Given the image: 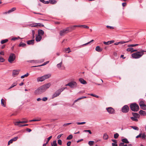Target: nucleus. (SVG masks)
Listing matches in <instances>:
<instances>
[{"label": "nucleus", "mask_w": 146, "mask_h": 146, "mask_svg": "<svg viewBox=\"0 0 146 146\" xmlns=\"http://www.w3.org/2000/svg\"><path fill=\"white\" fill-rule=\"evenodd\" d=\"M51 86L50 83L45 84L38 88L34 92V93L36 95L41 94L44 92Z\"/></svg>", "instance_id": "nucleus-1"}, {"label": "nucleus", "mask_w": 146, "mask_h": 146, "mask_svg": "<svg viewBox=\"0 0 146 146\" xmlns=\"http://www.w3.org/2000/svg\"><path fill=\"white\" fill-rule=\"evenodd\" d=\"M144 52H146V51L141 50L137 51L132 54V57L135 59L139 58H141L144 54Z\"/></svg>", "instance_id": "nucleus-2"}, {"label": "nucleus", "mask_w": 146, "mask_h": 146, "mask_svg": "<svg viewBox=\"0 0 146 146\" xmlns=\"http://www.w3.org/2000/svg\"><path fill=\"white\" fill-rule=\"evenodd\" d=\"M130 107L131 110L134 111H137L139 110V106L135 103L131 104L130 105Z\"/></svg>", "instance_id": "nucleus-3"}, {"label": "nucleus", "mask_w": 146, "mask_h": 146, "mask_svg": "<svg viewBox=\"0 0 146 146\" xmlns=\"http://www.w3.org/2000/svg\"><path fill=\"white\" fill-rule=\"evenodd\" d=\"M16 58L15 55L13 53H11L10 54V63H13Z\"/></svg>", "instance_id": "nucleus-4"}, {"label": "nucleus", "mask_w": 146, "mask_h": 146, "mask_svg": "<svg viewBox=\"0 0 146 146\" xmlns=\"http://www.w3.org/2000/svg\"><path fill=\"white\" fill-rule=\"evenodd\" d=\"M62 92V90H60V89L56 91L53 94L52 97V98L53 99L54 98L58 96Z\"/></svg>", "instance_id": "nucleus-5"}, {"label": "nucleus", "mask_w": 146, "mask_h": 146, "mask_svg": "<svg viewBox=\"0 0 146 146\" xmlns=\"http://www.w3.org/2000/svg\"><path fill=\"white\" fill-rule=\"evenodd\" d=\"M106 110L110 114H114L115 112V110L112 107H110L108 108H107Z\"/></svg>", "instance_id": "nucleus-6"}, {"label": "nucleus", "mask_w": 146, "mask_h": 146, "mask_svg": "<svg viewBox=\"0 0 146 146\" xmlns=\"http://www.w3.org/2000/svg\"><path fill=\"white\" fill-rule=\"evenodd\" d=\"M129 108L127 105H126L124 106L122 108V111L124 113H126L128 112Z\"/></svg>", "instance_id": "nucleus-7"}, {"label": "nucleus", "mask_w": 146, "mask_h": 146, "mask_svg": "<svg viewBox=\"0 0 146 146\" xmlns=\"http://www.w3.org/2000/svg\"><path fill=\"white\" fill-rule=\"evenodd\" d=\"M69 86L72 88H76L77 86V84L76 82L74 81H72L69 82Z\"/></svg>", "instance_id": "nucleus-8"}, {"label": "nucleus", "mask_w": 146, "mask_h": 146, "mask_svg": "<svg viewBox=\"0 0 146 146\" xmlns=\"http://www.w3.org/2000/svg\"><path fill=\"white\" fill-rule=\"evenodd\" d=\"M30 26L32 27H38V26L44 27L43 25H42L40 23H34L31 24L30 25Z\"/></svg>", "instance_id": "nucleus-9"}, {"label": "nucleus", "mask_w": 146, "mask_h": 146, "mask_svg": "<svg viewBox=\"0 0 146 146\" xmlns=\"http://www.w3.org/2000/svg\"><path fill=\"white\" fill-rule=\"evenodd\" d=\"M67 31L69 32V30L68 29L67 27L61 30L60 32V36H62L63 35L64 33H66Z\"/></svg>", "instance_id": "nucleus-10"}, {"label": "nucleus", "mask_w": 146, "mask_h": 146, "mask_svg": "<svg viewBox=\"0 0 146 146\" xmlns=\"http://www.w3.org/2000/svg\"><path fill=\"white\" fill-rule=\"evenodd\" d=\"M79 27V25H74L67 27L68 29L69 30V32H71L72 31L74 30L75 29V27Z\"/></svg>", "instance_id": "nucleus-11"}, {"label": "nucleus", "mask_w": 146, "mask_h": 146, "mask_svg": "<svg viewBox=\"0 0 146 146\" xmlns=\"http://www.w3.org/2000/svg\"><path fill=\"white\" fill-rule=\"evenodd\" d=\"M1 105L2 107H5L6 106V101L3 98L1 99Z\"/></svg>", "instance_id": "nucleus-12"}, {"label": "nucleus", "mask_w": 146, "mask_h": 146, "mask_svg": "<svg viewBox=\"0 0 146 146\" xmlns=\"http://www.w3.org/2000/svg\"><path fill=\"white\" fill-rule=\"evenodd\" d=\"M20 71L19 70H14L13 71V76H15V75H18Z\"/></svg>", "instance_id": "nucleus-13"}, {"label": "nucleus", "mask_w": 146, "mask_h": 146, "mask_svg": "<svg viewBox=\"0 0 146 146\" xmlns=\"http://www.w3.org/2000/svg\"><path fill=\"white\" fill-rule=\"evenodd\" d=\"M28 122V121L27 120L23 121H17L15 123V125H19V123H27Z\"/></svg>", "instance_id": "nucleus-14"}, {"label": "nucleus", "mask_w": 146, "mask_h": 146, "mask_svg": "<svg viewBox=\"0 0 146 146\" xmlns=\"http://www.w3.org/2000/svg\"><path fill=\"white\" fill-rule=\"evenodd\" d=\"M42 37L40 35H38L36 37V40L37 42L40 41L42 39Z\"/></svg>", "instance_id": "nucleus-15"}, {"label": "nucleus", "mask_w": 146, "mask_h": 146, "mask_svg": "<svg viewBox=\"0 0 146 146\" xmlns=\"http://www.w3.org/2000/svg\"><path fill=\"white\" fill-rule=\"evenodd\" d=\"M44 80V79L43 78V76L38 77L37 78V81L38 82H42Z\"/></svg>", "instance_id": "nucleus-16"}, {"label": "nucleus", "mask_w": 146, "mask_h": 146, "mask_svg": "<svg viewBox=\"0 0 146 146\" xmlns=\"http://www.w3.org/2000/svg\"><path fill=\"white\" fill-rule=\"evenodd\" d=\"M79 80L82 84H87L86 81L84 80L83 78H80L79 79Z\"/></svg>", "instance_id": "nucleus-17"}, {"label": "nucleus", "mask_w": 146, "mask_h": 146, "mask_svg": "<svg viewBox=\"0 0 146 146\" xmlns=\"http://www.w3.org/2000/svg\"><path fill=\"white\" fill-rule=\"evenodd\" d=\"M34 40H28L27 41V43L29 45L33 44H34Z\"/></svg>", "instance_id": "nucleus-18"}, {"label": "nucleus", "mask_w": 146, "mask_h": 146, "mask_svg": "<svg viewBox=\"0 0 146 146\" xmlns=\"http://www.w3.org/2000/svg\"><path fill=\"white\" fill-rule=\"evenodd\" d=\"M43 78L44 79V80L46 79H48L51 76V74H47L45 75L42 76Z\"/></svg>", "instance_id": "nucleus-19"}, {"label": "nucleus", "mask_w": 146, "mask_h": 146, "mask_svg": "<svg viewBox=\"0 0 146 146\" xmlns=\"http://www.w3.org/2000/svg\"><path fill=\"white\" fill-rule=\"evenodd\" d=\"M139 114L143 116H145L146 115V112L142 110H141L139 111Z\"/></svg>", "instance_id": "nucleus-20"}, {"label": "nucleus", "mask_w": 146, "mask_h": 146, "mask_svg": "<svg viewBox=\"0 0 146 146\" xmlns=\"http://www.w3.org/2000/svg\"><path fill=\"white\" fill-rule=\"evenodd\" d=\"M18 137H14L12 139L10 140V143H11L13 141H16L18 139Z\"/></svg>", "instance_id": "nucleus-21"}, {"label": "nucleus", "mask_w": 146, "mask_h": 146, "mask_svg": "<svg viewBox=\"0 0 146 146\" xmlns=\"http://www.w3.org/2000/svg\"><path fill=\"white\" fill-rule=\"evenodd\" d=\"M132 114L135 117L137 118H139L140 117V115L138 113H132Z\"/></svg>", "instance_id": "nucleus-22"}, {"label": "nucleus", "mask_w": 146, "mask_h": 146, "mask_svg": "<svg viewBox=\"0 0 146 146\" xmlns=\"http://www.w3.org/2000/svg\"><path fill=\"white\" fill-rule=\"evenodd\" d=\"M96 50L98 52H101L102 51V48H101L100 46H97L96 47Z\"/></svg>", "instance_id": "nucleus-23"}, {"label": "nucleus", "mask_w": 146, "mask_h": 146, "mask_svg": "<svg viewBox=\"0 0 146 146\" xmlns=\"http://www.w3.org/2000/svg\"><path fill=\"white\" fill-rule=\"evenodd\" d=\"M94 41V40H92L90 41L87 43H86L85 44H83V45L78 47L79 48H80L82 46H85V45H86L87 44H90V43L91 42H93Z\"/></svg>", "instance_id": "nucleus-24"}, {"label": "nucleus", "mask_w": 146, "mask_h": 146, "mask_svg": "<svg viewBox=\"0 0 146 146\" xmlns=\"http://www.w3.org/2000/svg\"><path fill=\"white\" fill-rule=\"evenodd\" d=\"M38 35H43L44 34V32L42 30H38Z\"/></svg>", "instance_id": "nucleus-25"}, {"label": "nucleus", "mask_w": 146, "mask_h": 146, "mask_svg": "<svg viewBox=\"0 0 146 146\" xmlns=\"http://www.w3.org/2000/svg\"><path fill=\"white\" fill-rule=\"evenodd\" d=\"M121 141L122 143H128L129 142L128 140L126 138L123 139H121Z\"/></svg>", "instance_id": "nucleus-26"}, {"label": "nucleus", "mask_w": 146, "mask_h": 146, "mask_svg": "<svg viewBox=\"0 0 146 146\" xmlns=\"http://www.w3.org/2000/svg\"><path fill=\"white\" fill-rule=\"evenodd\" d=\"M41 120V119L40 118L36 119H34L33 120H30L29 121V122H32V121H40Z\"/></svg>", "instance_id": "nucleus-27"}, {"label": "nucleus", "mask_w": 146, "mask_h": 146, "mask_svg": "<svg viewBox=\"0 0 146 146\" xmlns=\"http://www.w3.org/2000/svg\"><path fill=\"white\" fill-rule=\"evenodd\" d=\"M26 44L25 43L21 42L19 44V46L20 47H25L26 46Z\"/></svg>", "instance_id": "nucleus-28"}, {"label": "nucleus", "mask_w": 146, "mask_h": 146, "mask_svg": "<svg viewBox=\"0 0 146 146\" xmlns=\"http://www.w3.org/2000/svg\"><path fill=\"white\" fill-rule=\"evenodd\" d=\"M139 45L138 44H129L127 45L128 47H130L136 46Z\"/></svg>", "instance_id": "nucleus-29"}, {"label": "nucleus", "mask_w": 146, "mask_h": 146, "mask_svg": "<svg viewBox=\"0 0 146 146\" xmlns=\"http://www.w3.org/2000/svg\"><path fill=\"white\" fill-rule=\"evenodd\" d=\"M50 3L52 4H54L56 3V1L55 0H50Z\"/></svg>", "instance_id": "nucleus-30"}, {"label": "nucleus", "mask_w": 146, "mask_h": 146, "mask_svg": "<svg viewBox=\"0 0 146 146\" xmlns=\"http://www.w3.org/2000/svg\"><path fill=\"white\" fill-rule=\"evenodd\" d=\"M103 138L104 139H107L108 138V135L106 133H105L104 134Z\"/></svg>", "instance_id": "nucleus-31"}, {"label": "nucleus", "mask_w": 146, "mask_h": 146, "mask_svg": "<svg viewBox=\"0 0 146 146\" xmlns=\"http://www.w3.org/2000/svg\"><path fill=\"white\" fill-rule=\"evenodd\" d=\"M140 107L141 109L143 110H146V105L145 104L141 106Z\"/></svg>", "instance_id": "nucleus-32"}, {"label": "nucleus", "mask_w": 146, "mask_h": 146, "mask_svg": "<svg viewBox=\"0 0 146 146\" xmlns=\"http://www.w3.org/2000/svg\"><path fill=\"white\" fill-rule=\"evenodd\" d=\"M94 141H90L88 143L89 145L90 146L93 145L94 144Z\"/></svg>", "instance_id": "nucleus-33"}, {"label": "nucleus", "mask_w": 146, "mask_h": 146, "mask_svg": "<svg viewBox=\"0 0 146 146\" xmlns=\"http://www.w3.org/2000/svg\"><path fill=\"white\" fill-rule=\"evenodd\" d=\"M137 118H136V117H131V120L132 121H138V120Z\"/></svg>", "instance_id": "nucleus-34"}, {"label": "nucleus", "mask_w": 146, "mask_h": 146, "mask_svg": "<svg viewBox=\"0 0 146 146\" xmlns=\"http://www.w3.org/2000/svg\"><path fill=\"white\" fill-rule=\"evenodd\" d=\"M86 98V96H82L81 97L79 98L77 100H75L74 102H76L77 101H78V100H80L82 99H83V98Z\"/></svg>", "instance_id": "nucleus-35"}, {"label": "nucleus", "mask_w": 146, "mask_h": 146, "mask_svg": "<svg viewBox=\"0 0 146 146\" xmlns=\"http://www.w3.org/2000/svg\"><path fill=\"white\" fill-rule=\"evenodd\" d=\"M17 84V82H14L13 84L10 87V88H11L14 87L15 86H16Z\"/></svg>", "instance_id": "nucleus-36"}, {"label": "nucleus", "mask_w": 146, "mask_h": 146, "mask_svg": "<svg viewBox=\"0 0 146 146\" xmlns=\"http://www.w3.org/2000/svg\"><path fill=\"white\" fill-rule=\"evenodd\" d=\"M29 75V74L28 73H27V74H25L23 76H21V78H24L25 77H27Z\"/></svg>", "instance_id": "nucleus-37"}, {"label": "nucleus", "mask_w": 146, "mask_h": 146, "mask_svg": "<svg viewBox=\"0 0 146 146\" xmlns=\"http://www.w3.org/2000/svg\"><path fill=\"white\" fill-rule=\"evenodd\" d=\"M51 145L52 146H57V144L56 140L53 141L52 143L51 144Z\"/></svg>", "instance_id": "nucleus-38"}, {"label": "nucleus", "mask_w": 146, "mask_h": 146, "mask_svg": "<svg viewBox=\"0 0 146 146\" xmlns=\"http://www.w3.org/2000/svg\"><path fill=\"white\" fill-rule=\"evenodd\" d=\"M73 137V135H70L66 138L67 140H70Z\"/></svg>", "instance_id": "nucleus-39"}, {"label": "nucleus", "mask_w": 146, "mask_h": 146, "mask_svg": "<svg viewBox=\"0 0 146 146\" xmlns=\"http://www.w3.org/2000/svg\"><path fill=\"white\" fill-rule=\"evenodd\" d=\"M8 41V39H6L5 40H3L1 41V43L2 44H3L7 42Z\"/></svg>", "instance_id": "nucleus-40"}, {"label": "nucleus", "mask_w": 146, "mask_h": 146, "mask_svg": "<svg viewBox=\"0 0 146 146\" xmlns=\"http://www.w3.org/2000/svg\"><path fill=\"white\" fill-rule=\"evenodd\" d=\"M83 27L84 28L88 29L89 28V27L84 25H79V27Z\"/></svg>", "instance_id": "nucleus-41"}, {"label": "nucleus", "mask_w": 146, "mask_h": 146, "mask_svg": "<svg viewBox=\"0 0 146 146\" xmlns=\"http://www.w3.org/2000/svg\"><path fill=\"white\" fill-rule=\"evenodd\" d=\"M62 63V62L61 61L60 63L58 64L57 65V67L59 68H60L61 67Z\"/></svg>", "instance_id": "nucleus-42"}, {"label": "nucleus", "mask_w": 146, "mask_h": 146, "mask_svg": "<svg viewBox=\"0 0 146 146\" xmlns=\"http://www.w3.org/2000/svg\"><path fill=\"white\" fill-rule=\"evenodd\" d=\"M131 41V40H130L129 41H121L119 42V44H124L125 43L128 42H129Z\"/></svg>", "instance_id": "nucleus-43"}, {"label": "nucleus", "mask_w": 146, "mask_h": 146, "mask_svg": "<svg viewBox=\"0 0 146 146\" xmlns=\"http://www.w3.org/2000/svg\"><path fill=\"white\" fill-rule=\"evenodd\" d=\"M133 129H134L137 130H138L139 129L138 127H136V126H131V127Z\"/></svg>", "instance_id": "nucleus-44"}, {"label": "nucleus", "mask_w": 146, "mask_h": 146, "mask_svg": "<svg viewBox=\"0 0 146 146\" xmlns=\"http://www.w3.org/2000/svg\"><path fill=\"white\" fill-rule=\"evenodd\" d=\"M49 61H46V62H44V63L42 65H40V66H43L45 65H46V64H47L48 63H49ZM37 66H33V67H36Z\"/></svg>", "instance_id": "nucleus-45"}, {"label": "nucleus", "mask_w": 146, "mask_h": 146, "mask_svg": "<svg viewBox=\"0 0 146 146\" xmlns=\"http://www.w3.org/2000/svg\"><path fill=\"white\" fill-rule=\"evenodd\" d=\"M144 104H145V103L144 101L142 100H141L140 101V102L139 103V105L140 106H141L143 105Z\"/></svg>", "instance_id": "nucleus-46"}, {"label": "nucleus", "mask_w": 146, "mask_h": 146, "mask_svg": "<svg viewBox=\"0 0 146 146\" xmlns=\"http://www.w3.org/2000/svg\"><path fill=\"white\" fill-rule=\"evenodd\" d=\"M133 49V48H132L129 47V48H127V51L128 52L131 51H131H132Z\"/></svg>", "instance_id": "nucleus-47"}, {"label": "nucleus", "mask_w": 146, "mask_h": 146, "mask_svg": "<svg viewBox=\"0 0 146 146\" xmlns=\"http://www.w3.org/2000/svg\"><path fill=\"white\" fill-rule=\"evenodd\" d=\"M119 136V135L118 133H116L114 134V137L115 139L117 138Z\"/></svg>", "instance_id": "nucleus-48"}, {"label": "nucleus", "mask_w": 146, "mask_h": 146, "mask_svg": "<svg viewBox=\"0 0 146 146\" xmlns=\"http://www.w3.org/2000/svg\"><path fill=\"white\" fill-rule=\"evenodd\" d=\"M20 37H18L17 38V37H13L11 38V40H17L19 38H20Z\"/></svg>", "instance_id": "nucleus-49"}, {"label": "nucleus", "mask_w": 146, "mask_h": 146, "mask_svg": "<svg viewBox=\"0 0 146 146\" xmlns=\"http://www.w3.org/2000/svg\"><path fill=\"white\" fill-rule=\"evenodd\" d=\"M16 10V7H13L10 10V13Z\"/></svg>", "instance_id": "nucleus-50"}, {"label": "nucleus", "mask_w": 146, "mask_h": 146, "mask_svg": "<svg viewBox=\"0 0 146 146\" xmlns=\"http://www.w3.org/2000/svg\"><path fill=\"white\" fill-rule=\"evenodd\" d=\"M29 61L30 62L32 63H36L37 62V60H29Z\"/></svg>", "instance_id": "nucleus-51"}, {"label": "nucleus", "mask_w": 146, "mask_h": 146, "mask_svg": "<svg viewBox=\"0 0 146 146\" xmlns=\"http://www.w3.org/2000/svg\"><path fill=\"white\" fill-rule=\"evenodd\" d=\"M88 95H90V96H93V97H96L97 98H98V96H97V95H96L95 94H88Z\"/></svg>", "instance_id": "nucleus-52"}, {"label": "nucleus", "mask_w": 146, "mask_h": 146, "mask_svg": "<svg viewBox=\"0 0 146 146\" xmlns=\"http://www.w3.org/2000/svg\"><path fill=\"white\" fill-rule=\"evenodd\" d=\"M52 138V136H50L49 137H48V138H47V140H46V142L48 143L49 141Z\"/></svg>", "instance_id": "nucleus-53"}, {"label": "nucleus", "mask_w": 146, "mask_h": 146, "mask_svg": "<svg viewBox=\"0 0 146 146\" xmlns=\"http://www.w3.org/2000/svg\"><path fill=\"white\" fill-rule=\"evenodd\" d=\"M124 143H120L119 144V146H127V144H125V145H124Z\"/></svg>", "instance_id": "nucleus-54"}, {"label": "nucleus", "mask_w": 146, "mask_h": 146, "mask_svg": "<svg viewBox=\"0 0 146 146\" xmlns=\"http://www.w3.org/2000/svg\"><path fill=\"white\" fill-rule=\"evenodd\" d=\"M83 132H88L90 134H92V133L91 131L89 130H84L83 131Z\"/></svg>", "instance_id": "nucleus-55"}, {"label": "nucleus", "mask_w": 146, "mask_h": 146, "mask_svg": "<svg viewBox=\"0 0 146 146\" xmlns=\"http://www.w3.org/2000/svg\"><path fill=\"white\" fill-rule=\"evenodd\" d=\"M103 43L106 45H108V44H110V43L109 41H108L107 42H106L105 41L103 42Z\"/></svg>", "instance_id": "nucleus-56"}, {"label": "nucleus", "mask_w": 146, "mask_h": 146, "mask_svg": "<svg viewBox=\"0 0 146 146\" xmlns=\"http://www.w3.org/2000/svg\"><path fill=\"white\" fill-rule=\"evenodd\" d=\"M58 143L59 145H61L62 144V141L60 139L58 140Z\"/></svg>", "instance_id": "nucleus-57"}, {"label": "nucleus", "mask_w": 146, "mask_h": 146, "mask_svg": "<svg viewBox=\"0 0 146 146\" xmlns=\"http://www.w3.org/2000/svg\"><path fill=\"white\" fill-rule=\"evenodd\" d=\"M85 123H86V122H77V124L78 125L83 124H85Z\"/></svg>", "instance_id": "nucleus-58"}, {"label": "nucleus", "mask_w": 146, "mask_h": 146, "mask_svg": "<svg viewBox=\"0 0 146 146\" xmlns=\"http://www.w3.org/2000/svg\"><path fill=\"white\" fill-rule=\"evenodd\" d=\"M5 61V60L2 57H0V62H3Z\"/></svg>", "instance_id": "nucleus-59"}, {"label": "nucleus", "mask_w": 146, "mask_h": 146, "mask_svg": "<svg viewBox=\"0 0 146 146\" xmlns=\"http://www.w3.org/2000/svg\"><path fill=\"white\" fill-rule=\"evenodd\" d=\"M48 99V98L46 97H43L42 99V101H46Z\"/></svg>", "instance_id": "nucleus-60"}, {"label": "nucleus", "mask_w": 146, "mask_h": 146, "mask_svg": "<svg viewBox=\"0 0 146 146\" xmlns=\"http://www.w3.org/2000/svg\"><path fill=\"white\" fill-rule=\"evenodd\" d=\"M146 137V136L145 134H142L141 136V137L143 139H145Z\"/></svg>", "instance_id": "nucleus-61"}, {"label": "nucleus", "mask_w": 146, "mask_h": 146, "mask_svg": "<svg viewBox=\"0 0 146 146\" xmlns=\"http://www.w3.org/2000/svg\"><path fill=\"white\" fill-rule=\"evenodd\" d=\"M108 28H109L110 29H114V27H111L109 26H106Z\"/></svg>", "instance_id": "nucleus-62"}, {"label": "nucleus", "mask_w": 146, "mask_h": 146, "mask_svg": "<svg viewBox=\"0 0 146 146\" xmlns=\"http://www.w3.org/2000/svg\"><path fill=\"white\" fill-rule=\"evenodd\" d=\"M72 124V123H65L64 124L63 126H67V125H70V124Z\"/></svg>", "instance_id": "nucleus-63"}, {"label": "nucleus", "mask_w": 146, "mask_h": 146, "mask_svg": "<svg viewBox=\"0 0 146 146\" xmlns=\"http://www.w3.org/2000/svg\"><path fill=\"white\" fill-rule=\"evenodd\" d=\"M112 146H117V144L116 143H112Z\"/></svg>", "instance_id": "nucleus-64"}]
</instances>
